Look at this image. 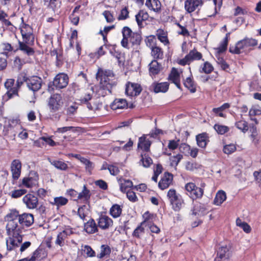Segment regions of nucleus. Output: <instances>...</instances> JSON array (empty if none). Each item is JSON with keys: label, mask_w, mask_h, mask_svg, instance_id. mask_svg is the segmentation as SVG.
Masks as SVG:
<instances>
[{"label": "nucleus", "mask_w": 261, "mask_h": 261, "mask_svg": "<svg viewBox=\"0 0 261 261\" xmlns=\"http://www.w3.org/2000/svg\"><path fill=\"white\" fill-rule=\"evenodd\" d=\"M16 224L12 221H10L6 226L7 233L9 237L6 239L7 249L9 251L14 250L16 252L22 253L31 245L30 241H26L20 244L22 241V231L16 229Z\"/></svg>", "instance_id": "1"}, {"label": "nucleus", "mask_w": 261, "mask_h": 261, "mask_svg": "<svg viewBox=\"0 0 261 261\" xmlns=\"http://www.w3.org/2000/svg\"><path fill=\"white\" fill-rule=\"evenodd\" d=\"M96 78L100 81L99 95L103 96L111 93L112 87L116 84L113 72L110 70L99 69L96 74Z\"/></svg>", "instance_id": "2"}, {"label": "nucleus", "mask_w": 261, "mask_h": 261, "mask_svg": "<svg viewBox=\"0 0 261 261\" xmlns=\"http://www.w3.org/2000/svg\"><path fill=\"white\" fill-rule=\"evenodd\" d=\"M8 223L12 221L16 224V229L21 231L23 226L29 227L34 221V216L30 213L18 214L16 210H12L7 215L5 218Z\"/></svg>", "instance_id": "3"}, {"label": "nucleus", "mask_w": 261, "mask_h": 261, "mask_svg": "<svg viewBox=\"0 0 261 261\" xmlns=\"http://www.w3.org/2000/svg\"><path fill=\"white\" fill-rule=\"evenodd\" d=\"M167 197L172 209L175 212L179 211L184 204V200L182 196L174 189L171 188L168 190Z\"/></svg>", "instance_id": "4"}, {"label": "nucleus", "mask_w": 261, "mask_h": 261, "mask_svg": "<svg viewBox=\"0 0 261 261\" xmlns=\"http://www.w3.org/2000/svg\"><path fill=\"white\" fill-rule=\"evenodd\" d=\"M257 44V41L252 38H246L238 41L234 46H231L229 48L230 52L240 54L243 53L249 47L254 46Z\"/></svg>", "instance_id": "5"}, {"label": "nucleus", "mask_w": 261, "mask_h": 261, "mask_svg": "<svg viewBox=\"0 0 261 261\" xmlns=\"http://www.w3.org/2000/svg\"><path fill=\"white\" fill-rule=\"evenodd\" d=\"M19 29L22 41L30 44H34L35 38L32 27L29 24L22 23L20 24Z\"/></svg>", "instance_id": "6"}, {"label": "nucleus", "mask_w": 261, "mask_h": 261, "mask_svg": "<svg viewBox=\"0 0 261 261\" xmlns=\"http://www.w3.org/2000/svg\"><path fill=\"white\" fill-rule=\"evenodd\" d=\"M185 189L189 193V196L193 200L200 198L203 195V190L197 187L193 182H189L186 184Z\"/></svg>", "instance_id": "7"}, {"label": "nucleus", "mask_w": 261, "mask_h": 261, "mask_svg": "<svg viewBox=\"0 0 261 261\" xmlns=\"http://www.w3.org/2000/svg\"><path fill=\"white\" fill-rule=\"evenodd\" d=\"M48 105L51 112H56L59 110L63 105L62 96L59 94L51 95L49 99Z\"/></svg>", "instance_id": "8"}, {"label": "nucleus", "mask_w": 261, "mask_h": 261, "mask_svg": "<svg viewBox=\"0 0 261 261\" xmlns=\"http://www.w3.org/2000/svg\"><path fill=\"white\" fill-rule=\"evenodd\" d=\"M22 129L18 120L12 119L9 121L6 132L8 135L14 137Z\"/></svg>", "instance_id": "9"}, {"label": "nucleus", "mask_w": 261, "mask_h": 261, "mask_svg": "<svg viewBox=\"0 0 261 261\" xmlns=\"http://www.w3.org/2000/svg\"><path fill=\"white\" fill-rule=\"evenodd\" d=\"M73 233V230L69 227H66L63 230L59 232L55 241V244L57 245L62 247L65 244L66 240L68 237Z\"/></svg>", "instance_id": "10"}, {"label": "nucleus", "mask_w": 261, "mask_h": 261, "mask_svg": "<svg viewBox=\"0 0 261 261\" xmlns=\"http://www.w3.org/2000/svg\"><path fill=\"white\" fill-rule=\"evenodd\" d=\"M42 79L37 76H32L27 80V85L28 88L34 91H37L41 87Z\"/></svg>", "instance_id": "11"}, {"label": "nucleus", "mask_w": 261, "mask_h": 261, "mask_svg": "<svg viewBox=\"0 0 261 261\" xmlns=\"http://www.w3.org/2000/svg\"><path fill=\"white\" fill-rule=\"evenodd\" d=\"M68 83V77L64 73L57 74L53 81V85L57 89H62L67 86Z\"/></svg>", "instance_id": "12"}, {"label": "nucleus", "mask_w": 261, "mask_h": 261, "mask_svg": "<svg viewBox=\"0 0 261 261\" xmlns=\"http://www.w3.org/2000/svg\"><path fill=\"white\" fill-rule=\"evenodd\" d=\"M230 256V247L226 245L222 246L219 248L214 261H228Z\"/></svg>", "instance_id": "13"}, {"label": "nucleus", "mask_w": 261, "mask_h": 261, "mask_svg": "<svg viewBox=\"0 0 261 261\" xmlns=\"http://www.w3.org/2000/svg\"><path fill=\"white\" fill-rule=\"evenodd\" d=\"M23 202L29 209H35L38 205V199L33 194H27L22 199Z\"/></svg>", "instance_id": "14"}, {"label": "nucleus", "mask_w": 261, "mask_h": 261, "mask_svg": "<svg viewBox=\"0 0 261 261\" xmlns=\"http://www.w3.org/2000/svg\"><path fill=\"white\" fill-rule=\"evenodd\" d=\"M142 88L138 84L128 82L126 85L125 93L129 96H137L141 92Z\"/></svg>", "instance_id": "15"}, {"label": "nucleus", "mask_w": 261, "mask_h": 261, "mask_svg": "<svg viewBox=\"0 0 261 261\" xmlns=\"http://www.w3.org/2000/svg\"><path fill=\"white\" fill-rule=\"evenodd\" d=\"M21 163L17 159L14 160L11 164V172L12 178L14 180H17L21 174Z\"/></svg>", "instance_id": "16"}, {"label": "nucleus", "mask_w": 261, "mask_h": 261, "mask_svg": "<svg viewBox=\"0 0 261 261\" xmlns=\"http://www.w3.org/2000/svg\"><path fill=\"white\" fill-rule=\"evenodd\" d=\"M15 80L12 79L7 80L5 83V87L7 89L6 95L8 98H11L14 95L18 94L17 87L14 86Z\"/></svg>", "instance_id": "17"}, {"label": "nucleus", "mask_w": 261, "mask_h": 261, "mask_svg": "<svg viewBox=\"0 0 261 261\" xmlns=\"http://www.w3.org/2000/svg\"><path fill=\"white\" fill-rule=\"evenodd\" d=\"M97 223L99 228L105 230L112 226L113 221L109 216L105 215H101L97 219Z\"/></svg>", "instance_id": "18"}, {"label": "nucleus", "mask_w": 261, "mask_h": 261, "mask_svg": "<svg viewBox=\"0 0 261 261\" xmlns=\"http://www.w3.org/2000/svg\"><path fill=\"white\" fill-rule=\"evenodd\" d=\"M173 182V175L168 172H166L160 180L158 186L160 189L163 190L168 188Z\"/></svg>", "instance_id": "19"}, {"label": "nucleus", "mask_w": 261, "mask_h": 261, "mask_svg": "<svg viewBox=\"0 0 261 261\" xmlns=\"http://www.w3.org/2000/svg\"><path fill=\"white\" fill-rule=\"evenodd\" d=\"M202 4V0H186L185 2V8L188 13H192Z\"/></svg>", "instance_id": "20"}, {"label": "nucleus", "mask_w": 261, "mask_h": 261, "mask_svg": "<svg viewBox=\"0 0 261 261\" xmlns=\"http://www.w3.org/2000/svg\"><path fill=\"white\" fill-rule=\"evenodd\" d=\"M135 33V32H133L128 27H124L123 28L122 30L123 39L121 41V44L123 47L125 48L128 47L129 40Z\"/></svg>", "instance_id": "21"}, {"label": "nucleus", "mask_w": 261, "mask_h": 261, "mask_svg": "<svg viewBox=\"0 0 261 261\" xmlns=\"http://www.w3.org/2000/svg\"><path fill=\"white\" fill-rule=\"evenodd\" d=\"M33 45V44L27 43L24 41H19L18 49L21 50L23 54L27 56H31L34 55L35 53L34 49L30 46Z\"/></svg>", "instance_id": "22"}, {"label": "nucleus", "mask_w": 261, "mask_h": 261, "mask_svg": "<svg viewBox=\"0 0 261 261\" xmlns=\"http://www.w3.org/2000/svg\"><path fill=\"white\" fill-rule=\"evenodd\" d=\"M150 89L156 93L159 92L165 93L167 92L169 89V84L167 82H154L151 84Z\"/></svg>", "instance_id": "23"}, {"label": "nucleus", "mask_w": 261, "mask_h": 261, "mask_svg": "<svg viewBox=\"0 0 261 261\" xmlns=\"http://www.w3.org/2000/svg\"><path fill=\"white\" fill-rule=\"evenodd\" d=\"M145 6L147 8L156 13L161 11V3L159 0H146Z\"/></svg>", "instance_id": "24"}, {"label": "nucleus", "mask_w": 261, "mask_h": 261, "mask_svg": "<svg viewBox=\"0 0 261 261\" xmlns=\"http://www.w3.org/2000/svg\"><path fill=\"white\" fill-rule=\"evenodd\" d=\"M150 145L151 142L148 139H146L145 135L139 138L138 144V148L144 151L148 152L149 150Z\"/></svg>", "instance_id": "25"}, {"label": "nucleus", "mask_w": 261, "mask_h": 261, "mask_svg": "<svg viewBox=\"0 0 261 261\" xmlns=\"http://www.w3.org/2000/svg\"><path fill=\"white\" fill-rule=\"evenodd\" d=\"M45 251L42 249L38 248L36 250L30 259L24 258L19 261H35L39 260L45 256Z\"/></svg>", "instance_id": "26"}, {"label": "nucleus", "mask_w": 261, "mask_h": 261, "mask_svg": "<svg viewBox=\"0 0 261 261\" xmlns=\"http://www.w3.org/2000/svg\"><path fill=\"white\" fill-rule=\"evenodd\" d=\"M127 101L123 98L115 99L111 105V108L114 110L127 108Z\"/></svg>", "instance_id": "27"}, {"label": "nucleus", "mask_w": 261, "mask_h": 261, "mask_svg": "<svg viewBox=\"0 0 261 261\" xmlns=\"http://www.w3.org/2000/svg\"><path fill=\"white\" fill-rule=\"evenodd\" d=\"M149 74L151 76L158 74L162 69L161 65L156 60H154L149 65Z\"/></svg>", "instance_id": "28"}, {"label": "nucleus", "mask_w": 261, "mask_h": 261, "mask_svg": "<svg viewBox=\"0 0 261 261\" xmlns=\"http://www.w3.org/2000/svg\"><path fill=\"white\" fill-rule=\"evenodd\" d=\"M169 80L171 81L178 88H180V76L178 71L175 68L172 69L171 73L169 76Z\"/></svg>", "instance_id": "29"}, {"label": "nucleus", "mask_w": 261, "mask_h": 261, "mask_svg": "<svg viewBox=\"0 0 261 261\" xmlns=\"http://www.w3.org/2000/svg\"><path fill=\"white\" fill-rule=\"evenodd\" d=\"M84 229L88 233H93L97 231V226L95 221L91 219L85 224Z\"/></svg>", "instance_id": "30"}, {"label": "nucleus", "mask_w": 261, "mask_h": 261, "mask_svg": "<svg viewBox=\"0 0 261 261\" xmlns=\"http://www.w3.org/2000/svg\"><path fill=\"white\" fill-rule=\"evenodd\" d=\"M207 213V211L204 205L201 203H198L194 205L192 210V215L201 217Z\"/></svg>", "instance_id": "31"}, {"label": "nucleus", "mask_w": 261, "mask_h": 261, "mask_svg": "<svg viewBox=\"0 0 261 261\" xmlns=\"http://www.w3.org/2000/svg\"><path fill=\"white\" fill-rule=\"evenodd\" d=\"M118 181L120 186V191L123 193L127 192V189L133 187V184L130 180H126L123 178H118Z\"/></svg>", "instance_id": "32"}, {"label": "nucleus", "mask_w": 261, "mask_h": 261, "mask_svg": "<svg viewBox=\"0 0 261 261\" xmlns=\"http://www.w3.org/2000/svg\"><path fill=\"white\" fill-rule=\"evenodd\" d=\"M156 35L158 37V39L165 45H167L169 44V41L168 38V33L167 31H165L163 29H158L156 31Z\"/></svg>", "instance_id": "33"}, {"label": "nucleus", "mask_w": 261, "mask_h": 261, "mask_svg": "<svg viewBox=\"0 0 261 261\" xmlns=\"http://www.w3.org/2000/svg\"><path fill=\"white\" fill-rule=\"evenodd\" d=\"M230 106L229 103H224L220 107L213 108L212 111L216 116L225 118L226 116L223 112L226 109L229 108Z\"/></svg>", "instance_id": "34"}, {"label": "nucleus", "mask_w": 261, "mask_h": 261, "mask_svg": "<svg viewBox=\"0 0 261 261\" xmlns=\"http://www.w3.org/2000/svg\"><path fill=\"white\" fill-rule=\"evenodd\" d=\"M149 17L148 14L147 12L143 11L140 10L137 14L136 15V20L137 22V24L139 27H141L142 25V22L144 21H145L148 19Z\"/></svg>", "instance_id": "35"}, {"label": "nucleus", "mask_w": 261, "mask_h": 261, "mask_svg": "<svg viewBox=\"0 0 261 261\" xmlns=\"http://www.w3.org/2000/svg\"><path fill=\"white\" fill-rule=\"evenodd\" d=\"M151 56L153 57L155 59H162L164 57V52L163 49L156 46H152L151 47Z\"/></svg>", "instance_id": "36"}, {"label": "nucleus", "mask_w": 261, "mask_h": 261, "mask_svg": "<svg viewBox=\"0 0 261 261\" xmlns=\"http://www.w3.org/2000/svg\"><path fill=\"white\" fill-rule=\"evenodd\" d=\"M48 160L51 165L58 169L66 170L68 168L67 165L61 160H53L50 159H48Z\"/></svg>", "instance_id": "37"}, {"label": "nucleus", "mask_w": 261, "mask_h": 261, "mask_svg": "<svg viewBox=\"0 0 261 261\" xmlns=\"http://www.w3.org/2000/svg\"><path fill=\"white\" fill-rule=\"evenodd\" d=\"M226 199V195L224 191H219L216 195L214 203L216 205H220Z\"/></svg>", "instance_id": "38"}, {"label": "nucleus", "mask_w": 261, "mask_h": 261, "mask_svg": "<svg viewBox=\"0 0 261 261\" xmlns=\"http://www.w3.org/2000/svg\"><path fill=\"white\" fill-rule=\"evenodd\" d=\"M68 200L67 198L62 197H56L54 198V200L53 201H50V203L52 205H54L57 206L58 207H61L66 205Z\"/></svg>", "instance_id": "39"}, {"label": "nucleus", "mask_w": 261, "mask_h": 261, "mask_svg": "<svg viewBox=\"0 0 261 261\" xmlns=\"http://www.w3.org/2000/svg\"><path fill=\"white\" fill-rule=\"evenodd\" d=\"M145 222H142L134 230L133 232V236L137 238H140L145 233L144 227Z\"/></svg>", "instance_id": "40"}, {"label": "nucleus", "mask_w": 261, "mask_h": 261, "mask_svg": "<svg viewBox=\"0 0 261 261\" xmlns=\"http://www.w3.org/2000/svg\"><path fill=\"white\" fill-rule=\"evenodd\" d=\"M122 213V208L121 206L117 204H115L111 207L110 210V215L114 218L119 217Z\"/></svg>", "instance_id": "41"}, {"label": "nucleus", "mask_w": 261, "mask_h": 261, "mask_svg": "<svg viewBox=\"0 0 261 261\" xmlns=\"http://www.w3.org/2000/svg\"><path fill=\"white\" fill-rule=\"evenodd\" d=\"M241 119L237 121L235 123V126L242 132L245 133L248 130V123L242 118V115H241Z\"/></svg>", "instance_id": "42"}, {"label": "nucleus", "mask_w": 261, "mask_h": 261, "mask_svg": "<svg viewBox=\"0 0 261 261\" xmlns=\"http://www.w3.org/2000/svg\"><path fill=\"white\" fill-rule=\"evenodd\" d=\"M197 145L201 148H205L207 144V136L206 134L203 133L196 136Z\"/></svg>", "instance_id": "43"}, {"label": "nucleus", "mask_w": 261, "mask_h": 261, "mask_svg": "<svg viewBox=\"0 0 261 261\" xmlns=\"http://www.w3.org/2000/svg\"><path fill=\"white\" fill-rule=\"evenodd\" d=\"M140 162L142 163L144 167H149L152 163V160L149 156L147 152L141 154V159Z\"/></svg>", "instance_id": "44"}, {"label": "nucleus", "mask_w": 261, "mask_h": 261, "mask_svg": "<svg viewBox=\"0 0 261 261\" xmlns=\"http://www.w3.org/2000/svg\"><path fill=\"white\" fill-rule=\"evenodd\" d=\"M187 55L191 62L194 60H199L202 57V54L195 49L190 50Z\"/></svg>", "instance_id": "45"}, {"label": "nucleus", "mask_w": 261, "mask_h": 261, "mask_svg": "<svg viewBox=\"0 0 261 261\" xmlns=\"http://www.w3.org/2000/svg\"><path fill=\"white\" fill-rule=\"evenodd\" d=\"M185 86L192 93H194L196 90V86L194 82L191 77H187L184 82Z\"/></svg>", "instance_id": "46"}, {"label": "nucleus", "mask_w": 261, "mask_h": 261, "mask_svg": "<svg viewBox=\"0 0 261 261\" xmlns=\"http://www.w3.org/2000/svg\"><path fill=\"white\" fill-rule=\"evenodd\" d=\"M90 197V192L88 190L85 185L83 187L82 191L78 194L77 199H84L86 201H87Z\"/></svg>", "instance_id": "47"}, {"label": "nucleus", "mask_w": 261, "mask_h": 261, "mask_svg": "<svg viewBox=\"0 0 261 261\" xmlns=\"http://www.w3.org/2000/svg\"><path fill=\"white\" fill-rule=\"evenodd\" d=\"M37 184V180L33 177H25L22 179V184L27 188H32Z\"/></svg>", "instance_id": "48"}, {"label": "nucleus", "mask_w": 261, "mask_h": 261, "mask_svg": "<svg viewBox=\"0 0 261 261\" xmlns=\"http://www.w3.org/2000/svg\"><path fill=\"white\" fill-rule=\"evenodd\" d=\"M236 224L246 233H249L251 231L250 226L246 222H242L239 218L237 219Z\"/></svg>", "instance_id": "49"}, {"label": "nucleus", "mask_w": 261, "mask_h": 261, "mask_svg": "<svg viewBox=\"0 0 261 261\" xmlns=\"http://www.w3.org/2000/svg\"><path fill=\"white\" fill-rule=\"evenodd\" d=\"M129 40V43L132 44V45H139L141 41V36L137 33L133 34Z\"/></svg>", "instance_id": "50"}, {"label": "nucleus", "mask_w": 261, "mask_h": 261, "mask_svg": "<svg viewBox=\"0 0 261 261\" xmlns=\"http://www.w3.org/2000/svg\"><path fill=\"white\" fill-rule=\"evenodd\" d=\"M45 3H48V7L53 10L54 11L58 10L61 5V3L58 0H43Z\"/></svg>", "instance_id": "51"}, {"label": "nucleus", "mask_w": 261, "mask_h": 261, "mask_svg": "<svg viewBox=\"0 0 261 261\" xmlns=\"http://www.w3.org/2000/svg\"><path fill=\"white\" fill-rule=\"evenodd\" d=\"M229 35V33L226 34V37L224 39V40L221 43L219 46L217 48L219 53H222L226 50L228 44V37Z\"/></svg>", "instance_id": "52"}, {"label": "nucleus", "mask_w": 261, "mask_h": 261, "mask_svg": "<svg viewBox=\"0 0 261 261\" xmlns=\"http://www.w3.org/2000/svg\"><path fill=\"white\" fill-rule=\"evenodd\" d=\"M213 69L214 68L212 65L208 62H205L201 68L200 69V72L208 74L211 73Z\"/></svg>", "instance_id": "53"}, {"label": "nucleus", "mask_w": 261, "mask_h": 261, "mask_svg": "<svg viewBox=\"0 0 261 261\" xmlns=\"http://www.w3.org/2000/svg\"><path fill=\"white\" fill-rule=\"evenodd\" d=\"M214 128L220 135H223L229 130V128L227 126L217 124L214 125Z\"/></svg>", "instance_id": "54"}, {"label": "nucleus", "mask_w": 261, "mask_h": 261, "mask_svg": "<svg viewBox=\"0 0 261 261\" xmlns=\"http://www.w3.org/2000/svg\"><path fill=\"white\" fill-rule=\"evenodd\" d=\"M41 141L45 142L46 143L48 144L50 146H54L56 145V142L54 140H53L50 137H40L37 141L35 142V144H36L37 146H40V145H38L37 144L40 142Z\"/></svg>", "instance_id": "55"}, {"label": "nucleus", "mask_w": 261, "mask_h": 261, "mask_svg": "<svg viewBox=\"0 0 261 261\" xmlns=\"http://www.w3.org/2000/svg\"><path fill=\"white\" fill-rule=\"evenodd\" d=\"M182 158V155L180 154L171 156L170 159V165L172 167H176Z\"/></svg>", "instance_id": "56"}, {"label": "nucleus", "mask_w": 261, "mask_h": 261, "mask_svg": "<svg viewBox=\"0 0 261 261\" xmlns=\"http://www.w3.org/2000/svg\"><path fill=\"white\" fill-rule=\"evenodd\" d=\"M82 163L85 165L86 171L91 174L94 167L93 163L86 158H84Z\"/></svg>", "instance_id": "57"}, {"label": "nucleus", "mask_w": 261, "mask_h": 261, "mask_svg": "<svg viewBox=\"0 0 261 261\" xmlns=\"http://www.w3.org/2000/svg\"><path fill=\"white\" fill-rule=\"evenodd\" d=\"M82 251L88 257H93L95 255L94 251L88 245H85L82 247Z\"/></svg>", "instance_id": "58"}, {"label": "nucleus", "mask_w": 261, "mask_h": 261, "mask_svg": "<svg viewBox=\"0 0 261 261\" xmlns=\"http://www.w3.org/2000/svg\"><path fill=\"white\" fill-rule=\"evenodd\" d=\"M27 190L25 189H18L11 192V196L12 198H17L27 193Z\"/></svg>", "instance_id": "59"}, {"label": "nucleus", "mask_w": 261, "mask_h": 261, "mask_svg": "<svg viewBox=\"0 0 261 261\" xmlns=\"http://www.w3.org/2000/svg\"><path fill=\"white\" fill-rule=\"evenodd\" d=\"M129 17V12L127 7L123 8L118 16V19L119 20H125Z\"/></svg>", "instance_id": "60"}, {"label": "nucleus", "mask_w": 261, "mask_h": 261, "mask_svg": "<svg viewBox=\"0 0 261 261\" xmlns=\"http://www.w3.org/2000/svg\"><path fill=\"white\" fill-rule=\"evenodd\" d=\"M28 79L23 73H21L18 76L16 85L18 90L24 82L27 83Z\"/></svg>", "instance_id": "61"}, {"label": "nucleus", "mask_w": 261, "mask_h": 261, "mask_svg": "<svg viewBox=\"0 0 261 261\" xmlns=\"http://www.w3.org/2000/svg\"><path fill=\"white\" fill-rule=\"evenodd\" d=\"M236 150V146L233 144H230L224 146L223 151L226 154H231Z\"/></svg>", "instance_id": "62"}, {"label": "nucleus", "mask_w": 261, "mask_h": 261, "mask_svg": "<svg viewBox=\"0 0 261 261\" xmlns=\"http://www.w3.org/2000/svg\"><path fill=\"white\" fill-rule=\"evenodd\" d=\"M77 214L82 220H84L87 215V208L86 206L83 205L79 208Z\"/></svg>", "instance_id": "63"}, {"label": "nucleus", "mask_w": 261, "mask_h": 261, "mask_svg": "<svg viewBox=\"0 0 261 261\" xmlns=\"http://www.w3.org/2000/svg\"><path fill=\"white\" fill-rule=\"evenodd\" d=\"M75 130V128L73 126H64L58 128L56 133L63 134L70 130L74 132Z\"/></svg>", "instance_id": "64"}]
</instances>
